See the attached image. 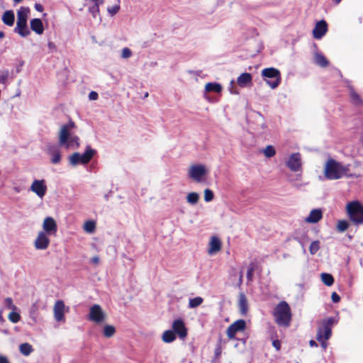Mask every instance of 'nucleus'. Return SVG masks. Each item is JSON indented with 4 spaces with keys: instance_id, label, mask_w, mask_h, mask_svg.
Here are the masks:
<instances>
[{
    "instance_id": "1",
    "label": "nucleus",
    "mask_w": 363,
    "mask_h": 363,
    "mask_svg": "<svg viewBox=\"0 0 363 363\" xmlns=\"http://www.w3.org/2000/svg\"><path fill=\"white\" fill-rule=\"evenodd\" d=\"M350 167V164H343L334 159L329 158L325 164L324 176L328 180H337L345 176L351 177L352 175L347 174Z\"/></svg>"
},
{
    "instance_id": "2",
    "label": "nucleus",
    "mask_w": 363,
    "mask_h": 363,
    "mask_svg": "<svg viewBox=\"0 0 363 363\" xmlns=\"http://www.w3.org/2000/svg\"><path fill=\"white\" fill-rule=\"evenodd\" d=\"M74 127V123L69 121L67 124L61 127L59 135V145L66 149H77L79 146L78 136L72 135L71 130Z\"/></svg>"
},
{
    "instance_id": "3",
    "label": "nucleus",
    "mask_w": 363,
    "mask_h": 363,
    "mask_svg": "<svg viewBox=\"0 0 363 363\" xmlns=\"http://www.w3.org/2000/svg\"><path fill=\"white\" fill-rule=\"evenodd\" d=\"M17 21L14 32L21 37H27L30 34L28 28V18L30 14V9L28 6H21L17 10Z\"/></svg>"
},
{
    "instance_id": "4",
    "label": "nucleus",
    "mask_w": 363,
    "mask_h": 363,
    "mask_svg": "<svg viewBox=\"0 0 363 363\" xmlns=\"http://www.w3.org/2000/svg\"><path fill=\"white\" fill-rule=\"evenodd\" d=\"M274 315L278 325L284 327L289 326L291 318L289 304L286 301L280 302L274 309Z\"/></svg>"
},
{
    "instance_id": "5",
    "label": "nucleus",
    "mask_w": 363,
    "mask_h": 363,
    "mask_svg": "<svg viewBox=\"0 0 363 363\" xmlns=\"http://www.w3.org/2000/svg\"><path fill=\"white\" fill-rule=\"evenodd\" d=\"M350 219L356 225L363 223V206L359 201H352L347 205Z\"/></svg>"
},
{
    "instance_id": "6",
    "label": "nucleus",
    "mask_w": 363,
    "mask_h": 363,
    "mask_svg": "<svg viewBox=\"0 0 363 363\" xmlns=\"http://www.w3.org/2000/svg\"><path fill=\"white\" fill-rule=\"evenodd\" d=\"M262 78L272 89H276L281 82V73L274 67L265 68L262 71Z\"/></svg>"
},
{
    "instance_id": "7",
    "label": "nucleus",
    "mask_w": 363,
    "mask_h": 363,
    "mask_svg": "<svg viewBox=\"0 0 363 363\" xmlns=\"http://www.w3.org/2000/svg\"><path fill=\"white\" fill-rule=\"evenodd\" d=\"M336 323L334 317L323 319L317 332V340H328L332 335V327Z\"/></svg>"
},
{
    "instance_id": "8",
    "label": "nucleus",
    "mask_w": 363,
    "mask_h": 363,
    "mask_svg": "<svg viewBox=\"0 0 363 363\" xmlns=\"http://www.w3.org/2000/svg\"><path fill=\"white\" fill-rule=\"evenodd\" d=\"M208 171L206 167L202 164L191 165L188 171V176L193 181L201 183L204 181L205 177Z\"/></svg>"
},
{
    "instance_id": "9",
    "label": "nucleus",
    "mask_w": 363,
    "mask_h": 363,
    "mask_svg": "<svg viewBox=\"0 0 363 363\" xmlns=\"http://www.w3.org/2000/svg\"><path fill=\"white\" fill-rule=\"evenodd\" d=\"M250 116L246 118L250 128L261 133L266 127L262 115H250Z\"/></svg>"
},
{
    "instance_id": "10",
    "label": "nucleus",
    "mask_w": 363,
    "mask_h": 363,
    "mask_svg": "<svg viewBox=\"0 0 363 363\" xmlns=\"http://www.w3.org/2000/svg\"><path fill=\"white\" fill-rule=\"evenodd\" d=\"M105 313L98 304L93 305L89 309V320L96 323H101L105 319Z\"/></svg>"
},
{
    "instance_id": "11",
    "label": "nucleus",
    "mask_w": 363,
    "mask_h": 363,
    "mask_svg": "<svg viewBox=\"0 0 363 363\" xmlns=\"http://www.w3.org/2000/svg\"><path fill=\"white\" fill-rule=\"evenodd\" d=\"M30 190L35 193L39 198L43 199L47 191V186L44 179H35L33 182Z\"/></svg>"
},
{
    "instance_id": "12",
    "label": "nucleus",
    "mask_w": 363,
    "mask_h": 363,
    "mask_svg": "<svg viewBox=\"0 0 363 363\" xmlns=\"http://www.w3.org/2000/svg\"><path fill=\"white\" fill-rule=\"evenodd\" d=\"M246 323L244 320H238L232 323L227 329V335L230 339H233L236 333L245 330Z\"/></svg>"
},
{
    "instance_id": "13",
    "label": "nucleus",
    "mask_w": 363,
    "mask_h": 363,
    "mask_svg": "<svg viewBox=\"0 0 363 363\" xmlns=\"http://www.w3.org/2000/svg\"><path fill=\"white\" fill-rule=\"evenodd\" d=\"M48 234L45 232H39L34 242L35 249L43 250L48 247L50 245V239Z\"/></svg>"
},
{
    "instance_id": "14",
    "label": "nucleus",
    "mask_w": 363,
    "mask_h": 363,
    "mask_svg": "<svg viewBox=\"0 0 363 363\" xmlns=\"http://www.w3.org/2000/svg\"><path fill=\"white\" fill-rule=\"evenodd\" d=\"M65 305L61 300L57 301L54 305L53 312L54 318L57 322H65Z\"/></svg>"
},
{
    "instance_id": "15",
    "label": "nucleus",
    "mask_w": 363,
    "mask_h": 363,
    "mask_svg": "<svg viewBox=\"0 0 363 363\" xmlns=\"http://www.w3.org/2000/svg\"><path fill=\"white\" fill-rule=\"evenodd\" d=\"M43 231L49 235H55L57 230V225L52 217H46L43 223Z\"/></svg>"
},
{
    "instance_id": "16",
    "label": "nucleus",
    "mask_w": 363,
    "mask_h": 363,
    "mask_svg": "<svg viewBox=\"0 0 363 363\" xmlns=\"http://www.w3.org/2000/svg\"><path fill=\"white\" fill-rule=\"evenodd\" d=\"M287 167L293 172H298L301 169V155L292 154L286 162Z\"/></svg>"
},
{
    "instance_id": "17",
    "label": "nucleus",
    "mask_w": 363,
    "mask_h": 363,
    "mask_svg": "<svg viewBox=\"0 0 363 363\" xmlns=\"http://www.w3.org/2000/svg\"><path fill=\"white\" fill-rule=\"evenodd\" d=\"M172 329L174 333H177L181 339H184L187 335V330L182 319H177L172 323Z\"/></svg>"
},
{
    "instance_id": "18",
    "label": "nucleus",
    "mask_w": 363,
    "mask_h": 363,
    "mask_svg": "<svg viewBox=\"0 0 363 363\" xmlns=\"http://www.w3.org/2000/svg\"><path fill=\"white\" fill-rule=\"evenodd\" d=\"M328 30V25L327 23L322 20L318 22L313 30V37L315 39L322 38L326 33Z\"/></svg>"
},
{
    "instance_id": "19",
    "label": "nucleus",
    "mask_w": 363,
    "mask_h": 363,
    "mask_svg": "<svg viewBox=\"0 0 363 363\" xmlns=\"http://www.w3.org/2000/svg\"><path fill=\"white\" fill-rule=\"evenodd\" d=\"M323 218V211L320 208H315L311 211L305 221L308 223H316Z\"/></svg>"
},
{
    "instance_id": "20",
    "label": "nucleus",
    "mask_w": 363,
    "mask_h": 363,
    "mask_svg": "<svg viewBox=\"0 0 363 363\" xmlns=\"http://www.w3.org/2000/svg\"><path fill=\"white\" fill-rule=\"evenodd\" d=\"M221 248V242L220 239L216 236H213L211 238L209 242V248L208 252L209 255H212L218 252L220 250Z\"/></svg>"
},
{
    "instance_id": "21",
    "label": "nucleus",
    "mask_w": 363,
    "mask_h": 363,
    "mask_svg": "<svg viewBox=\"0 0 363 363\" xmlns=\"http://www.w3.org/2000/svg\"><path fill=\"white\" fill-rule=\"evenodd\" d=\"M30 29L37 35H42L44 32L43 21L40 18H33L30 21Z\"/></svg>"
},
{
    "instance_id": "22",
    "label": "nucleus",
    "mask_w": 363,
    "mask_h": 363,
    "mask_svg": "<svg viewBox=\"0 0 363 363\" xmlns=\"http://www.w3.org/2000/svg\"><path fill=\"white\" fill-rule=\"evenodd\" d=\"M49 154L52 155L51 162L57 164L60 162L61 155L59 148L55 145H50L48 147Z\"/></svg>"
},
{
    "instance_id": "23",
    "label": "nucleus",
    "mask_w": 363,
    "mask_h": 363,
    "mask_svg": "<svg viewBox=\"0 0 363 363\" xmlns=\"http://www.w3.org/2000/svg\"><path fill=\"white\" fill-rule=\"evenodd\" d=\"M238 308L240 313L242 315H245L248 311V302L245 295L240 293L238 297Z\"/></svg>"
},
{
    "instance_id": "24",
    "label": "nucleus",
    "mask_w": 363,
    "mask_h": 363,
    "mask_svg": "<svg viewBox=\"0 0 363 363\" xmlns=\"http://www.w3.org/2000/svg\"><path fill=\"white\" fill-rule=\"evenodd\" d=\"M252 77L250 73H242L237 79L238 84L241 87H247L252 84Z\"/></svg>"
},
{
    "instance_id": "25",
    "label": "nucleus",
    "mask_w": 363,
    "mask_h": 363,
    "mask_svg": "<svg viewBox=\"0 0 363 363\" xmlns=\"http://www.w3.org/2000/svg\"><path fill=\"white\" fill-rule=\"evenodd\" d=\"M95 153L96 150L90 146H86L85 152L83 154H80L81 164H86L89 163Z\"/></svg>"
},
{
    "instance_id": "26",
    "label": "nucleus",
    "mask_w": 363,
    "mask_h": 363,
    "mask_svg": "<svg viewBox=\"0 0 363 363\" xmlns=\"http://www.w3.org/2000/svg\"><path fill=\"white\" fill-rule=\"evenodd\" d=\"M1 20L8 26H13L15 21L14 12L12 10L6 11L2 15Z\"/></svg>"
},
{
    "instance_id": "27",
    "label": "nucleus",
    "mask_w": 363,
    "mask_h": 363,
    "mask_svg": "<svg viewBox=\"0 0 363 363\" xmlns=\"http://www.w3.org/2000/svg\"><path fill=\"white\" fill-rule=\"evenodd\" d=\"M314 62L321 67H327L329 63L325 57L318 51L314 53Z\"/></svg>"
},
{
    "instance_id": "28",
    "label": "nucleus",
    "mask_w": 363,
    "mask_h": 363,
    "mask_svg": "<svg viewBox=\"0 0 363 363\" xmlns=\"http://www.w3.org/2000/svg\"><path fill=\"white\" fill-rule=\"evenodd\" d=\"M222 86L216 82H209L205 85L206 92L220 93L222 91Z\"/></svg>"
},
{
    "instance_id": "29",
    "label": "nucleus",
    "mask_w": 363,
    "mask_h": 363,
    "mask_svg": "<svg viewBox=\"0 0 363 363\" xmlns=\"http://www.w3.org/2000/svg\"><path fill=\"white\" fill-rule=\"evenodd\" d=\"M176 339V335L174 332L172 330H165L162 336V340L163 342L166 343L172 342Z\"/></svg>"
},
{
    "instance_id": "30",
    "label": "nucleus",
    "mask_w": 363,
    "mask_h": 363,
    "mask_svg": "<svg viewBox=\"0 0 363 363\" xmlns=\"http://www.w3.org/2000/svg\"><path fill=\"white\" fill-rule=\"evenodd\" d=\"M10 77L11 74L9 69H0V84L6 85Z\"/></svg>"
},
{
    "instance_id": "31",
    "label": "nucleus",
    "mask_w": 363,
    "mask_h": 363,
    "mask_svg": "<svg viewBox=\"0 0 363 363\" xmlns=\"http://www.w3.org/2000/svg\"><path fill=\"white\" fill-rule=\"evenodd\" d=\"M199 194L196 192L189 193L186 196V201L191 205H196L199 200Z\"/></svg>"
},
{
    "instance_id": "32",
    "label": "nucleus",
    "mask_w": 363,
    "mask_h": 363,
    "mask_svg": "<svg viewBox=\"0 0 363 363\" xmlns=\"http://www.w3.org/2000/svg\"><path fill=\"white\" fill-rule=\"evenodd\" d=\"M321 281L328 286H330L334 283L333 277L328 273H322L320 275Z\"/></svg>"
},
{
    "instance_id": "33",
    "label": "nucleus",
    "mask_w": 363,
    "mask_h": 363,
    "mask_svg": "<svg viewBox=\"0 0 363 363\" xmlns=\"http://www.w3.org/2000/svg\"><path fill=\"white\" fill-rule=\"evenodd\" d=\"M120 9V0H118L116 4L107 8V12L110 16L113 17L119 12Z\"/></svg>"
},
{
    "instance_id": "34",
    "label": "nucleus",
    "mask_w": 363,
    "mask_h": 363,
    "mask_svg": "<svg viewBox=\"0 0 363 363\" xmlns=\"http://www.w3.org/2000/svg\"><path fill=\"white\" fill-rule=\"evenodd\" d=\"M19 350L23 355L28 356L32 352L33 348L29 343H23L20 345Z\"/></svg>"
},
{
    "instance_id": "35",
    "label": "nucleus",
    "mask_w": 363,
    "mask_h": 363,
    "mask_svg": "<svg viewBox=\"0 0 363 363\" xmlns=\"http://www.w3.org/2000/svg\"><path fill=\"white\" fill-rule=\"evenodd\" d=\"M203 301V298L197 296L193 298H190L189 301V308H194L200 306Z\"/></svg>"
},
{
    "instance_id": "36",
    "label": "nucleus",
    "mask_w": 363,
    "mask_h": 363,
    "mask_svg": "<svg viewBox=\"0 0 363 363\" xmlns=\"http://www.w3.org/2000/svg\"><path fill=\"white\" fill-rule=\"evenodd\" d=\"M96 229V223L93 220H87L84 224V230L85 232L92 233Z\"/></svg>"
},
{
    "instance_id": "37",
    "label": "nucleus",
    "mask_w": 363,
    "mask_h": 363,
    "mask_svg": "<svg viewBox=\"0 0 363 363\" xmlns=\"http://www.w3.org/2000/svg\"><path fill=\"white\" fill-rule=\"evenodd\" d=\"M116 333V329L113 325H106L104 328V335L106 337H112Z\"/></svg>"
},
{
    "instance_id": "38",
    "label": "nucleus",
    "mask_w": 363,
    "mask_h": 363,
    "mask_svg": "<svg viewBox=\"0 0 363 363\" xmlns=\"http://www.w3.org/2000/svg\"><path fill=\"white\" fill-rule=\"evenodd\" d=\"M69 161L72 166H76L79 163L81 164L80 153H73L72 155L69 156Z\"/></svg>"
},
{
    "instance_id": "39",
    "label": "nucleus",
    "mask_w": 363,
    "mask_h": 363,
    "mask_svg": "<svg viewBox=\"0 0 363 363\" xmlns=\"http://www.w3.org/2000/svg\"><path fill=\"white\" fill-rule=\"evenodd\" d=\"M263 153L265 155V157L269 158L275 155L276 151L273 146L267 145L265 147V149L263 150Z\"/></svg>"
},
{
    "instance_id": "40",
    "label": "nucleus",
    "mask_w": 363,
    "mask_h": 363,
    "mask_svg": "<svg viewBox=\"0 0 363 363\" xmlns=\"http://www.w3.org/2000/svg\"><path fill=\"white\" fill-rule=\"evenodd\" d=\"M320 249V242L318 240L313 241L309 247V251L311 255H315Z\"/></svg>"
},
{
    "instance_id": "41",
    "label": "nucleus",
    "mask_w": 363,
    "mask_h": 363,
    "mask_svg": "<svg viewBox=\"0 0 363 363\" xmlns=\"http://www.w3.org/2000/svg\"><path fill=\"white\" fill-rule=\"evenodd\" d=\"M9 320L13 323H18L21 319V315L16 312L15 311H12L8 316Z\"/></svg>"
},
{
    "instance_id": "42",
    "label": "nucleus",
    "mask_w": 363,
    "mask_h": 363,
    "mask_svg": "<svg viewBox=\"0 0 363 363\" xmlns=\"http://www.w3.org/2000/svg\"><path fill=\"white\" fill-rule=\"evenodd\" d=\"M348 226H349V225H348L347 221L345 220H342L338 221L337 225V229L340 232H344L347 229Z\"/></svg>"
},
{
    "instance_id": "43",
    "label": "nucleus",
    "mask_w": 363,
    "mask_h": 363,
    "mask_svg": "<svg viewBox=\"0 0 363 363\" xmlns=\"http://www.w3.org/2000/svg\"><path fill=\"white\" fill-rule=\"evenodd\" d=\"M101 4H95L89 7V11L91 13L94 18H96L99 13V6Z\"/></svg>"
},
{
    "instance_id": "44",
    "label": "nucleus",
    "mask_w": 363,
    "mask_h": 363,
    "mask_svg": "<svg viewBox=\"0 0 363 363\" xmlns=\"http://www.w3.org/2000/svg\"><path fill=\"white\" fill-rule=\"evenodd\" d=\"M214 198L213 192L209 189H206L204 190V200L206 202L211 201Z\"/></svg>"
},
{
    "instance_id": "45",
    "label": "nucleus",
    "mask_w": 363,
    "mask_h": 363,
    "mask_svg": "<svg viewBox=\"0 0 363 363\" xmlns=\"http://www.w3.org/2000/svg\"><path fill=\"white\" fill-rule=\"evenodd\" d=\"M4 306L12 311H16L17 309V307L13 303V300L11 298H6L4 300Z\"/></svg>"
},
{
    "instance_id": "46",
    "label": "nucleus",
    "mask_w": 363,
    "mask_h": 363,
    "mask_svg": "<svg viewBox=\"0 0 363 363\" xmlns=\"http://www.w3.org/2000/svg\"><path fill=\"white\" fill-rule=\"evenodd\" d=\"M133 55V52L128 48H124L121 50V57L123 59H128Z\"/></svg>"
},
{
    "instance_id": "47",
    "label": "nucleus",
    "mask_w": 363,
    "mask_h": 363,
    "mask_svg": "<svg viewBox=\"0 0 363 363\" xmlns=\"http://www.w3.org/2000/svg\"><path fill=\"white\" fill-rule=\"evenodd\" d=\"M350 96L354 104H358L361 102L359 96L353 90L350 91Z\"/></svg>"
},
{
    "instance_id": "48",
    "label": "nucleus",
    "mask_w": 363,
    "mask_h": 363,
    "mask_svg": "<svg viewBox=\"0 0 363 363\" xmlns=\"http://www.w3.org/2000/svg\"><path fill=\"white\" fill-rule=\"evenodd\" d=\"M255 271V267L252 264H251L247 272V279L248 281H252L253 278V274Z\"/></svg>"
},
{
    "instance_id": "49",
    "label": "nucleus",
    "mask_w": 363,
    "mask_h": 363,
    "mask_svg": "<svg viewBox=\"0 0 363 363\" xmlns=\"http://www.w3.org/2000/svg\"><path fill=\"white\" fill-rule=\"evenodd\" d=\"M228 89H229V91L232 94H236L237 95V94H239V91L235 87L234 80H231V82H230V85H229V88Z\"/></svg>"
},
{
    "instance_id": "50",
    "label": "nucleus",
    "mask_w": 363,
    "mask_h": 363,
    "mask_svg": "<svg viewBox=\"0 0 363 363\" xmlns=\"http://www.w3.org/2000/svg\"><path fill=\"white\" fill-rule=\"evenodd\" d=\"M36 311H37V307H36L35 304H33L30 311V317L33 320H35V319H36Z\"/></svg>"
},
{
    "instance_id": "51",
    "label": "nucleus",
    "mask_w": 363,
    "mask_h": 363,
    "mask_svg": "<svg viewBox=\"0 0 363 363\" xmlns=\"http://www.w3.org/2000/svg\"><path fill=\"white\" fill-rule=\"evenodd\" d=\"M98 97H99L98 93L94 91H91L89 94V99L90 101H96L98 99Z\"/></svg>"
},
{
    "instance_id": "52",
    "label": "nucleus",
    "mask_w": 363,
    "mask_h": 363,
    "mask_svg": "<svg viewBox=\"0 0 363 363\" xmlns=\"http://www.w3.org/2000/svg\"><path fill=\"white\" fill-rule=\"evenodd\" d=\"M272 345L277 351H279L281 349V342L279 340H273Z\"/></svg>"
},
{
    "instance_id": "53",
    "label": "nucleus",
    "mask_w": 363,
    "mask_h": 363,
    "mask_svg": "<svg viewBox=\"0 0 363 363\" xmlns=\"http://www.w3.org/2000/svg\"><path fill=\"white\" fill-rule=\"evenodd\" d=\"M331 299L334 303H337L340 301V297L336 292H333L331 295Z\"/></svg>"
},
{
    "instance_id": "54",
    "label": "nucleus",
    "mask_w": 363,
    "mask_h": 363,
    "mask_svg": "<svg viewBox=\"0 0 363 363\" xmlns=\"http://www.w3.org/2000/svg\"><path fill=\"white\" fill-rule=\"evenodd\" d=\"M86 2H91L93 5L95 4H102L104 3L103 0H85Z\"/></svg>"
},
{
    "instance_id": "55",
    "label": "nucleus",
    "mask_w": 363,
    "mask_h": 363,
    "mask_svg": "<svg viewBox=\"0 0 363 363\" xmlns=\"http://www.w3.org/2000/svg\"><path fill=\"white\" fill-rule=\"evenodd\" d=\"M0 363H10L6 356L0 354Z\"/></svg>"
},
{
    "instance_id": "56",
    "label": "nucleus",
    "mask_w": 363,
    "mask_h": 363,
    "mask_svg": "<svg viewBox=\"0 0 363 363\" xmlns=\"http://www.w3.org/2000/svg\"><path fill=\"white\" fill-rule=\"evenodd\" d=\"M34 6L35 10L39 12H42L43 11V6L40 4L36 3Z\"/></svg>"
},
{
    "instance_id": "57",
    "label": "nucleus",
    "mask_w": 363,
    "mask_h": 363,
    "mask_svg": "<svg viewBox=\"0 0 363 363\" xmlns=\"http://www.w3.org/2000/svg\"><path fill=\"white\" fill-rule=\"evenodd\" d=\"M91 262L95 264H97L99 262V257L96 256L91 259Z\"/></svg>"
},
{
    "instance_id": "58",
    "label": "nucleus",
    "mask_w": 363,
    "mask_h": 363,
    "mask_svg": "<svg viewBox=\"0 0 363 363\" xmlns=\"http://www.w3.org/2000/svg\"><path fill=\"white\" fill-rule=\"evenodd\" d=\"M318 341L320 342L321 346L323 347L324 350H325L328 346L327 340H318Z\"/></svg>"
},
{
    "instance_id": "59",
    "label": "nucleus",
    "mask_w": 363,
    "mask_h": 363,
    "mask_svg": "<svg viewBox=\"0 0 363 363\" xmlns=\"http://www.w3.org/2000/svg\"><path fill=\"white\" fill-rule=\"evenodd\" d=\"M48 46L49 49H50V50L55 49V45L52 42H49L48 44Z\"/></svg>"
},
{
    "instance_id": "60",
    "label": "nucleus",
    "mask_w": 363,
    "mask_h": 363,
    "mask_svg": "<svg viewBox=\"0 0 363 363\" xmlns=\"http://www.w3.org/2000/svg\"><path fill=\"white\" fill-rule=\"evenodd\" d=\"M24 62L21 61L20 65L16 67V72H20L21 71V67L23 66Z\"/></svg>"
},
{
    "instance_id": "61",
    "label": "nucleus",
    "mask_w": 363,
    "mask_h": 363,
    "mask_svg": "<svg viewBox=\"0 0 363 363\" xmlns=\"http://www.w3.org/2000/svg\"><path fill=\"white\" fill-rule=\"evenodd\" d=\"M294 239H295L296 240H297V241H298V242H299V243H300V244L303 247V245H304V242H303V241L300 238H298V237H297V236H295V237H294Z\"/></svg>"
},
{
    "instance_id": "62",
    "label": "nucleus",
    "mask_w": 363,
    "mask_h": 363,
    "mask_svg": "<svg viewBox=\"0 0 363 363\" xmlns=\"http://www.w3.org/2000/svg\"><path fill=\"white\" fill-rule=\"evenodd\" d=\"M242 277H243L242 272H240V276H239V286H240L242 283Z\"/></svg>"
},
{
    "instance_id": "63",
    "label": "nucleus",
    "mask_w": 363,
    "mask_h": 363,
    "mask_svg": "<svg viewBox=\"0 0 363 363\" xmlns=\"http://www.w3.org/2000/svg\"><path fill=\"white\" fill-rule=\"evenodd\" d=\"M309 344H310V345H311V347L317 346V343H316V342H315V341H314V340H311V341L309 342Z\"/></svg>"
},
{
    "instance_id": "64",
    "label": "nucleus",
    "mask_w": 363,
    "mask_h": 363,
    "mask_svg": "<svg viewBox=\"0 0 363 363\" xmlns=\"http://www.w3.org/2000/svg\"><path fill=\"white\" fill-rule=\"evenodd\" d=\"M23 0H13V2L14 3V4H18L21 2H22Z\"/></svg>"
}]
</instances>
